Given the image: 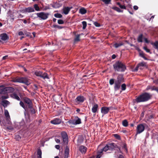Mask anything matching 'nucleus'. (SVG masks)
<instances>
[{
    "label": "nucleus",
    "mask_w": 158,
    "mask_h": 158,
    "mask_svg": "<svg viewBox=\"0 0 158 158\" xmlns=\"http://www.w3.org/2000/svg\"><path fill=\"white\" fill-rule=\"evenodd\" d=\"M152 95L149 94L145 93L138 97L136 98V101L137 102H146L150 99Z\"/></svg>",
    "instance_id": "f257e3e1"
},
{
    "label": "nucleus",
    "mask_w": 158,
    "mask_h": 158,
    "mask_svg": "<svg viewBox=\"0 0 158 158\" xmlns=\"http://www.w3.org/2000/svg\"><path fill=\"white\" fill-rule=\"evenodd\" d=\"M113 67L115 71L118 72H124L126 69L125 65L119 61L116 62L113 64Z\"/></svg>",
    "instance_id": "f03ea898"
},
{
    "label": "nucleus",
    "mask_w": 158,
    "mask_h": 158,
    "mask_svg": "<svg viewBox=\"0 0 158 158\" xmlns=\"http://www.w3.org/2000/svg\"><path fill=\"white\" fill-rule=\"evenodd\" d=\"M13 81L14 82H17L25 84L28 85L31 84L30 80L26 77H17L14 79Z\"/></svg>",
    "instance_id": "7ed1b4c3"
},
{
    "label": "nucleus",
    "mask_w": 158,
    "mask_h": 158,
    "mask_svg": "<svg viewBox=\"0 0 158 158\" xmlns=\"http://www.w3.org/2000/svg\"><path fill=\"white\" fill-rule=\"evenodd\" d=\"M36 15L37 17L39 18L40 19L44 20L48 18L49 14L42 12L37 13Z\"/></svg>",
    "instance_id": "20e7f679"
},
{
    "label": "nucleus",
    "mask_w": 158,
    "mask_h": 158,
    "mask_svg": "<svg viewBox=\"0 0 158 158\" xmlns=\"http://www.w3.org/2000/svg\"><path fill=\"white\" fill-rule=\"evenodd\" d=\"M145 127L143 124H139L138 125L137 127L136 134L135 136L138 134H139L142 132L144 130Z\"/></svg>",
    "instance_id": "39448f33"
},
{
    "label": "nucleus",
    "mask_w": 158,
    "mask_h": 158,
    "mask_svg": "<svg viewBox=\"0 0 158 158\" xmlns=\"http://www.w3.org/2000/svg\"><path fill=\"white\" fill-rule=\"evenodd\" d=\"M70 123L76 125L81 123V119L77 117H75L74 119L69 121Z\"/></svg>",
    "instance_id": "423d86ee"
},
{
    "label": "nucleus",
    "mask_w": 158,
    "mask_h": 158,
    "mask_svg": "<svg viewBox=\"0 0 158 158\" xmlns=\"http://www.w3.org/2000/svg\"><path fill=\"white\" fill-rule=\"evenodd\" d=\"M24 102L27 104V107L31 108L32 105V102L31 100L27 98H23Z\"/></svg>",
    "instance_id": "0eeeda50"
},
{
    "label": "nucleus",
    "mask_w": 158,
    "mask_h": 158,
    "mask_svg": "<svg viewBox=\"0 0 158 158\" xmlns=\"http://www.w3.org/2000/svg\"><path fill=\"white\" fill-rule=\"evenodd\" d=\"M121 83L116 81H115L114 88L115 91H117L119 89L120 87Z\"/></svg>",
    "instance_id": "6e6552de"
},
{
    "label": "nucleus",
    "mask_w": 158,
    "mask_h": 158,
    "mask_svg": "<svg viewBox=\"0 0 158 158\" xmlns=\"http://www.w3.org/2000/svg\"><path fill=\"white\" fill-rule=\"evenodd\" d=\"M110 110V108L107 107H103L102 108L101 112L104 114H107Z\"/></svg>",
    "instance_id": "1a4fd4ad"
},
{
    "label": "nucleus",
    "mask_w": 158,
    "mask_h": 158,
    "mask_svg": "<svg viewBox=\"0 0 158 158\" xmlns=\"http://www.w3.org/2000/svg\"><path fill=\"white\" fill-rule=\"evenodd\" d=\"M10 96L11 98L15 99L18 101H20V100L18 94L15 92H14L11 94H10Z\"/></svg>",
    "instance_id": "9d476101"
},
{
    "label": "nucleus",
    "mask_w": 158,
    "mask_h": 158,
    "mask_svg": "<svg viewBox=\"0 0 158 158\" xmlns=\"http://www.w3.org/2000/svg\"><path fill=\"white\" fill-rule=\"evenodd\" d=\"M61 122V120L59 118H55L51 121V123L52 124L57 125L60 124Z\"/></svg>",
    "instance_id": "9b49d317"
},
{
    "label": "nucleus",
    "mask_w": 158,
    "mask_h": 158,
    "mask_svg": "<svg viewBox=\"0 0 158 158\" xmlns=\"http://www.w3.org/2000/svg\"><path fill=\"white\" fill-rule=\"evenodd\" d=\"M0 104L3 106L4 108H5L10 104V102L8 101L3 100L0 102Z\"/></svg>",
    "instance_id": "f8f14e48"
},
{
    "label": "nucleus",
    "mask_w": 158,
    "mask_h": 158,
    "mask_svg": "<svg viewBox=\"0 0 158 158\" xmlns=\"http://www.w3.org/2000/svg\"><path fill=\"white\" fill-rule=\"evenodd\" d=\"M34 11V9L32 7H29L23 10V12H31Z\"/></svg>",
    "instance_id": "ddd939ff"
},
{
    "label": "nucleus",
    "mask_w": 158,
    "mask_h": 158,
    "mask_svg": "<svg viewBox=\"0 0 158 158\" xmlns=\"http://www.w3.org/2000/svg\"><path fill=\"white\" fill-rule=\"evenodd\" d=\"M87 148L86 147H85L83 146H81L79 148V151L81 152L82 154H85L86 151H87Z\"/></svg>",
    "instance_id": "4468645a"
},
{
    "label": "nucleus",
    "mask_w": 158,
    "mask_h": 158,
    "mask_svg": "<svg viewBox=\"0 0 158 158\" xmlns=\"http://www.w3.org/2000/svg\"><path fill=\"white\" fill-rule=\"evenodd\" d=\"M14 90V89L13 88L10 87H6V89H5V90L6 91V94H7L8 93L12 92Z\"/></svg>",
    "instance_id": "2eb2a0df"
},
{
    "label": "nucleus",
    "mask_w": 158,
    "mask_h": 158,
    "mask_svg": "<svg viewBox=\"0 0 158 158\" xmlns=\"http://www.w3.org/2000/svg\"><path fill=\"white\" fill-rule=\"evenodd\" d=\"M6 87L3 86H0V95L6 94Z\"/></svg>",
    "instance_id": "dca6fc26"
},
{
    "label": "nucleus",
    "mask_w": 158,
    "mask_h": 158,
    "mask_svg": "<svg viewBox=\"0 0 158 158\" xmlns=\"http://www.w3.org/2000/svg\"><path fill=\"white\" fill-rule=\"evenodd\" d=\"M72 7H65L63 9V12L65 15H67L70 11Z\"/></svg>",
    "instance_id": "f3484780"
},
{
    "label": "nucleus",
    "mask_w": 158,
    "mask_h": 158,
    "mask_svg": "<svg viewBox=\"0 0 158 158\" xmlns=\"http://www.w3.org/2000/svg\"><path fill=\"white\" fill-rule=\"evenodd\" d=\"M1 39L5 41L8 39L7 35L6 34H3L1 35Z\"/></svg>",
    "instance_id": "a211bd4d"
},
{
    "label": "nucleus",
    "mask_w": 158,
    "mask_h": 158,
    "mask_svg": "<svg viewBox=\"0 0 158 158\" xmlns=\"http://www.w3.org/2000/svg\"><path fill=\"white\" fill-rule=\"evenodd\" d=\"M98 105L97 104H94L92 109V111L94 113H95L97 111Z\"/></svg>",
    "instance_id": "6ab92c4d"
},
{
    "label": "nucleus",
    "mask_w": 158,
    "mask_h": 158,
    "mask_svg": "<svg viewBox=\"0 0 158 158\" xmlns=\"http://www.w3.org/2000/svg\"><path fill=\"white\" fill-rule=\"evenodd\" d=\"M69 155V148L67 146L66 147L65 153H64V158H67L68 157Z\"/></svg>",
    "instance_id": "aec40b11"
},
{
    "label": "nucleus",
    "mask_w": 158,
    "mask_h": 158,
    "mask_svg": "<svg viewBox=\"0 0 158 158\" xmlns=\"http://www.w3.org/2000/svg\"><path fill=\"white\" fill-rule=\"evenodd\" d=\"M9 96L7 94H5L0 95V98L2 99V100H5V99H7L9 98Z\"/></svg>",
    "instance_id": "412c9836"
},
{
    "label": "nucleus",
    "mask_w": 158,
    "mask_h": 158,
    "mask_svg": "<svg viewBox=\"0 0 158 158\" xmlns=\"http://www.w3.org/2000/svg\"><path fill=\"white\" fill-rule=\"evenodd\" d=\"M76 100L77 101L79 102H83L84 100V98L83 96H79L76 98Z\"/></svg>",
    "instance_id": "4be33fe9"
},
{
    "label": "nucleus",
    "mask_w": 158,
    "mask_h": 158,
    "mask_svg": "<svg viewBox=\"0 0 158 158\" xmlns=\"http://www.w3.org/2000/svg\"><path fill=\"white\" fill-rule=\"evenodd\" d=\"M109 150H112L115 147V144L114 143H109L108 144Z\"/></svg>",
    "instance_id": "5701e85b"
},
{
    "label": "nucleus",
    "mask_w": 158,
    "mask_h": 158,
    "mask_svg": "<svg viewBox=\"0 0 158 158\" xmlns=\"http://www.w3.org/2000/svg\"><path fill=\"white\" fill-rule=\"evenodd\" d=\"M40 77H42L44 79H49V78L47 74L46 73H42Z\"/></svg>",
    "instance_id": "b1692460"
},
{
    "label": "nucleus",
    "mask_w": 158,
    "mask_h": 158,
    "mask_svg": "<svg viewBox=\"0 0 158 158\" xmlns=\"http://www.w3.org/2000/svg\"><path fill=\"white\" fill-rule=\"evenodd\" d=\"M123 80V76L122 75L120 74L118 75L117 77V80H116L121 83Z\"/></svg>",
    "instance_id": "393cba45"
},
{
    "label": "nucleus",
    "mask_w": 158,
    "mask_h": 158,
    "mask_svg": "<svg viewBox=\"0 0 158 158\" xmlns=\"http://www.w3.org/2000/svg\"><path fill=\"white\" fill-rule=\"evenodd\" d=\"M4 114L5 116L8 120H9L10 119V116L8 110H4Z\"/></svg>",
    "instance_id": "a878e982"
},
{
    "label": "nucleus",
    "mask_w": 158,
    "mask_h": 158,
    "mask_svg": "<svg viewBox=\"0 0 158 158\" xmlns=\"http://www.w3.org/2000/svg\"><path fill=\"white\" fill-rule=\"evenodd\" d=\"M79 13L81 14H85L86 13V10L84 8H82L79 10Z\"/></svg>",
    "instance_id": "bb28decb"
},
{
    "label": "nucleus",
    "mask_w": 158,
    "mask_h": 158,
    "mask_svg": "<svg viewBox=\"0 0 158 158\" xmlns=\"http://www.w3.org/2000/svg\"><path fill=\"white\" fill-rule=\"evenodd\" d=\"M103 150H101L100 151H98L96 158H100L103 154Z\"/></svg>",
    "instance_id": "cd10ccee"
},
{
    "label": "nucleus",
    "mask_w": 158,
    "mask_h": 158,
    "mask_svg": "<svg viewBox=\"0 0 158 158\" xmlns=\"http://www.w3.org/2000/svg\"><path fill=\"white\" fill-rule=\"evenodd\" d=\"M143 35L142 34L140 35L137 38L138 41L139 42H143Z\"/></svg>",
    "instance_id": "c85d7f7f"
},
{
    "label": "nucleus",
    "mask_w": 158,
    "mask_h": 158,
    "mask_svg": "<svg viewBox=\"0 0 158 158\" xmlns=\"http://www.w3.org/2000/svg\"><path fill=\"white\" fill-rule=\"evenodd\" d=\"M123 43L121 42L118 43H115L114 44V46L116 48H117L119 47H120L123 45Z\"/></svg>",
    "instance_id": "c756f323"
},
{
    "label": "nucleus",
    "mask_w": 158,
    "mask_h": 158,
    "mask_svg": "<svg viewBox=\"0 0 158 158\" xmlns=\"http://www.w3.org/2000/svg\"><path fill=\"white\" fill-rule=\"evenodd\" d=\"M82 35H83V34H81L80 35H76V37L74 39L75 42H77L80 41V36Z\"/></svg>",
    "instance_id": "7c9ffc66"
},
{
    "label": "nucleus",
    "mask_w": 158,
    "mask_h": 158,
    "mask_svg": "<svg viewBox=\"0 0 158 158\" xmlns=\"http://www.w3.org/2000/svg\"><path fill=\"white\" fill-rule=\"evenodd\" d=\"M37 154V158H42V152L40 149L38 150Z\"/></svg>",
    "instance_id": "2f4dec72"
},
{
    "label": "nucleus",
    "mask_w": 158,
    "mask_h": 158,
    "mask_svg": "<svg viewBox=\"0 0 158 158\" xmlns=\"http://www.w3.org/2000/svg\"><path fill=\"white\" fill-rule=\"evenodd\" d=\"M19 104L20 106H21L25 110H26L27 109V106H25L24 103L23 102L21 101L20 102Z\"/></svg>",
    "instance_id": "473e14b6"
},
{
    "label": "nucleus",
    "mask_w": 158,
    "mask_h": 158,
    "mask_svg": "<svg viewBox=\"0 0 158 158\" xmlns=\"http://www.w3.org/2000/svg\"><path fill=\"white\" fill-rule=\"evenodd\" d=\"M122 124L123 126L125 127L127 126L128 125V122L126 120H124L122 122Z\"/></svg>",
    "instance_id": "72a5a7b5"
},
{
    "label": "nucleus",
    "mask_w": 158,
    "mask_h": 158,
    "mask_svg": "<svg viewBox=\"0 0 158 158\" xmlns=\"http://www.w3.org/2000/svg\"><path fill=\"white\" fill-rule=\"evenodd\" d=\"M61 136L62 138L68 137V135L66 133L64 132H62L61 133Z\"/></svg>",
    "instance_id": "f704fd0d"
},
{
    "label": "nucleus",
    "mask_w": 158,
    "mask_h": 158,
    "mask_svg": "<svg viewBox=\"0 0 158 158\" xmlns=\"http://www.w3.org/2000/svg\"><path fill=\"white\" fill-rule=\"evenodd\" d=\"M151 89L152 90H155L157 91V92H158V88H157L155 86H152L150 87V88H149L148 87L147 88V89Z\"/></svg>",
    "instance_id": "c9c22d12"
},
{
    "label": "nucleus",
    "mask_w": 158,
    "mask_h": 158,
    "mask_svg": "<svg viewBox=\"0 0 158 158\" xmlns=\"http://www.w3.org/2000/svg\"><path fill=\"white\" fill-rule=\"evenodd\" d=\"M154 48L158 50V42L156 41L154 43L152 44Z\"/></svg>",
    "instance_id": "e433bc0d"
},
{
    "label": "nucleus",
    "mask_w": 158,
    "mask_h": 158,
    "mask_svg": "<svg viewBox=\"0 0 158 158\" xmlns=\"http://www.w3.org/2000/svg\"><path fill=\"white\" fill-rule=\"evenodd\" d=\"M112 8L115 10H116L118 12H122V10H120V9L118 7L116 6L113 7H112Z\"/></svg>",
    "instance_id": "4c0bfd02"
},
{
    "label": "nucleus",
    "mask_w": 158,
    "mask_h": 158,
    "mask_svg": "<svg viewBox=\"0 0 158 158\" xmlns=\"http://www.w3.org/2000/svg\"><path fill=\"white\" fill-rule=\"evenodd\" d=\"M108 150H109V148L108 144H107L103 149H101V150H103V152H106Z\"/></svg>",
    "instance_id": "58836bf2"
},
{
    "label": "nucleus",
    "mask_w": 158,
    "mask_h": 158,
    "mask_svg": "<svg viewBox=\"0 0 158 158\" xmlns=\"http://www.w3.org/2000/svg\"><path fill=\"white\" fill-rule=\"evenodd\" d=\"M54 16L56 18H60L62 17V15L60 14L56 13L54 14Z\"/></svg>",
    "instance_id": "ea45409f"
},
{
    "label": "nucleus",
    "mask_w": 158,
    "mask_h": 158,
    "mask_svg": "<svg viewBox=\"0 0 158 158\" xmlns=\"http://www.w3.org/2000/svg\"><path fill=\"white\" fill-rule=\"evenodd\" d=\"M82 24L83 25V27L82 28L83 29H85L87 26V23L85 21H83L82 22Z\"/></svg>",
    "instance_id": "a19ab883"
},
{
    "label": "nucleus",
    "mask_w": 158,
    "mask_h": 158,
    "mask_svg": "<svg viewBox=\"0 0 158 158\" xmlns=\"http://www.w3.org/2000/svg\"><path fill=\"white\" fill-rule=\"evenodd\" d=\"M42 73V72L40 71H37L35 72V74L37 76H40V77Z\"/></svg>",
    "instance_id": "79ce46f5"
},
{
    "label": "nucleus",
    "mask_w": 158,
    "mask_h": 158,
    "mask_svg": "<svg viewBox=\"0 0 158 158\" xmlns=\"http://www.w3.org/2000/svg\"><path fill=\"white\" fill-rule=\"evenodd\" d=\"M63 142L64 144H67L68 143V137L67 138H63Z\"/></svg>",
    "instance_id": "37998d69"
},
{
    "label": "nucleus",
    "mask_w": 158,
    "mask_h": 158,
    "mask_svg": "<svg viewBox=\"0 0 158 158\" xmlns=\"http://www.w3.org/2000/svg\"><path fill=\"white\" fill-rule=\"evenodd\" d=\"M117 5H118L120 7L121 9H126V7L124 5H121L119 2H117Z\"/></svg>",
    "instance_id": "c03bdc74"
},
{
    "label": "nucleus",
    "mask_w": 158,
    "mask_h": 158,
    "mask_svg": "<svg viewBox=\"0 0 158 158\" xmlns=\"http://www.w3.org/2000/svg\"><path fill=\"white\" fill-rule=\"evenodd\" d=\"M34 7L36 11H39L40 10V8L37 4H35Z\"/></svg>",
    "instance_id": "a18cd8bd"
},
{
    "label": "nucleus",
    "mask_w": 158,
    "mask_h": 158,
    "mask_svg": "<svg viewBox=\"0 0 158 158\" xmlns=\"http://www.w3.org/2000/svg\"><path fill=\"white\" fill-rule=\"evenodd\" d=\"M143 49L147 52L149 53L150 54L151 53L150 52V50L147 48L146 46H145L143 47Z\"/></svg>",
    "instance_id": "49530a36"
},
{
    "label": "nucleus",
    "mask_w": 158,
    "mask_h": 158,
    "mask_svg": "<svg viewBox=\"0 0 158 158\" xmlns=\"http://www.w3.org/2000/svg\"><path fill=\"white\" fill-rule=\"evenodd\" d=\"M122 90H124L126 89V85L125 84H123L121 86Z\"/></svg>",
    "instance_id": "de8ad7c7"
},
{
    "label": "nucleus",
    "mask_w": 158,
    "mask_h": 158,
    "mask_svg": "<svg viewBox=\"0 0 158 158\" xmlns=\"http://www.w3.org/2000/svg\"><path fill=\"white\" fill-rule=\"evenodd\" d=\"M114 80V79H110L109 81V83L110 85H113L114 83H115Z\"/></svg>",
    "instance_id": "09e8293b"
},
{
    "label": "nucleus",
    "mask_w": 158,
    "mask_h": 158,
    "mask_svg": "<svg viewBox=\"0 0 158 158\" xmlns=\"http://www.w3.org/2000/svg\"><path fill=\"white\" fill-rule=\"evenodd\" d=\"M30 110V111L31 113L32 114H34L35 113V111L34 109L32 107V105H31V108H28Z\"/></svg>",
    "instance_id": "8fccbe9b"
},
{
    "label": "nucleus",
    "mask_w": 158,
    "mask_h": 158,
    "mask_svg": "<svg viewBox=\"0 0 158 158\" xmlns=\"http://www.w3.org/2000/svg\"><path fill=\"white\" fill-rule=\"evenodd\" d=\"M58 23L59 24H62L64 23V21L61 19H59L58 20Z\"/></svg>",
    "instance_id": "3c124183"
},
{
    "label": "nucleus",
    "mask_w": 158,
    "mask_h": 158,
    "mask_svg": "<svg viewBox=\"0 0 158 158\" xmlns=\"http://www.w3.org/2000/svg\"><path fill=\"white\" fill-rule=\"evenodd\" d=\"M139 67L140 66H144L146 65L145 63L144 62H141L138 64Z\"/></svg>",
    "instance_id": "603ef678"
},
{
    "label": "nucleus",
    "mask_w": 158,
    "mask_h": 158,
    "mask_svg": "<svg viewBox=\"0 0 158 158\" xmlns=\"http://www.w3.org/2000/svg\"><path fill=\"white\" fill-rule=\"evenodd\" d=\"M102 1L106 4H108L110 1V0H102Z\"/></svg>",
    "instance_id": "864d4df0"
},
{
    "label": "nucleus",
    "mask_w": 158,
    "mask_h": 158,
    "mask_svg": "<svg viewBox=\"0 0 158 158\" xmlns=\"http://www.w3.org/2000/svg\"><path fill=\"white\" fill-rule=\"evenodd\" d=\"M94 24L96 27H99L100 26V25L99 23H98L96 22H95L94 23Z\"/></svg>",
    "instance_id": "5fc2aeb1"
},
{
    "label": "nucleus",
    "mask_w": 158,
    "mask_h": 158,
    "mask_svg": "<svg viewBox=\"0 0 158 158\" xmlns=\"http://www.w3.org/2000/svg\"><path fill=\"white\" fill-rule=\"evenodd\" d=\"M114 136L115 137V138L116 139H120V136L119 135H118V134H115L114 135Z\"/></svg>",
    "instance_id": "6e6d98bb"
},
{
    "label": "nucleus",
    "mask_w": 158,
    "mask_h": 158,
    "mask_svg": "<svg viewBox=\"0 0 158 158\" xmlns=\"http://www.w3.org/2000/svg\"><path fill=\"white\" fill-rule=\"evenodd\" d=\"M139 67V66L138 65L136 66V68H135V69L133 70V71H134V72H136V71H137L138 70V68Z\"/></svg>",
    "instance_id": "4d7b16f0"
},
{
    "label": "nucleus",
    "mask_w": 158,
    "mask_h": 158,
    "mask_svg": "<svg viewBox=\"0 0 158 158\" xmlns=\"http://www.w3.org/2000/svg\"><path fill=\"white\" fill-rule=\"evenodd\" d=\"M139 54L140 56L142 57H143V56H144V54L143 53L142 51H141L140 52Z\"/></svg>",
    "instance_id": "13d9d810"
},
{
    "label": "nucleus",
    "mask_w": 158,
    "mask_h": 158,
    "mask_svg": "<svg viewBox=\"0 0 158 158\" xmlns=\"http://www.w3.org/2000/svg\"><path fill=\"white\" fill-rule=\"evenodd\" d=\"M19 35H23L24 33L22 31H20L19 32Z\"/></svg>",
    "instance_id": "bf43d9fd"
},
{
    "label": "nucleus",
    "mask_w": 158,
    "mask_h": 158,
    "mask_svg": "<svg viewBox=\"0 0 158 158\" xmlns=\"http://www.w3.org/2000/svg\"><path fill=\"white\" fill-rule=\"evenodd\" d=\"M133 7H134V9L135 10H137L138 8V6H134Z\"/></svg>",
    "instance_id": "052dcab7"
},
{
    "label": "nucleus",
    "mask_w": 158,
    "mask_h": 158,
    "mask_svg": "<svg viewBox=\"0 0 158 158\" xmlns=\"http://www.w3.org/2000/svg\"><path fill=\"white\" fill-rule=\"evenodd\" d=\"M55 141L57 143H60V140L59 139H56Z\"/></svg>",
    "instance_id": "680f3d73"
},
{
    "label": "nucleus",
    "mask_w": 158,
    "mask_h": 158,
    "mask_svg": "<svg viewBox=\"0 0 158 158\" xmlns=\"http://www.w3.org/2000/svg\"><path fill=\"white\" fill-rule=\"evenodd\" d=\"M54 27H55L57 28H59V29H60V28H62V27H61L60 26H58V25L54 26Z\"/></svg>",
    "instance_id": "e2e57ef3"
},
{
    "label": "nucleus",
    "mask_w": 158,
    "mask_h": 158,
    "mask_svg": "<svg viewBox=\"0 0 158 158\" xmlns=\"http://www.w3.org/2000/svg\"><path fill=\"white\" fill-rule=\"evenodd\" d=\"M55 147L57 149H59L60 148V146L59 145H56L55 146Z\"/></svg>",
    "instance_id": "0e129e2a"
},
{
    "label": "nucleus",
    "mask_w": 158,
    "mask_h": 158,
    "mask_svg": "<svg viewBox=\"0 0 158 158\" xmlns=\"http://www.w3.org/2000/svg\"><path fill=\"white\" fill-rule=\"evenodd\" d=\"M8 57V56H7V55L3 57L2 59L3 60H5L7 58V57Z\"/></svg>",
    "instance_id": "69168bd1"
},
{
    "label": "nucleus",
    "mask_w": 158,
    "mask_h": 158,
    "mask_svg": "<svg viewBox=\"0 0 158 158\" xmlns=\"http://www.w3.org/2000/svg\"><path fill=\"white\" fill-rule=\"evenodd\" d=\"M144 41H145V42L146 43H149V41H148V39L146 38H144Z\"/></svg>",
    "instance_id": "338daca9"
},
{
    "label": "nucleus",
    "mask_w": 158,
    "mask_h": 158,
    "mask_svg": "<svg viewBox=\"0 0 158 158\" xmlns=\"http://www.w3.org/2000/svg\"><path fill=\"white\" fill-rule=\"evenodd\" d=\"M154 82L156 84H158V79L154 81Z\"/></svg>",
    "instance_id": "774afa93"
}]
</instances>
